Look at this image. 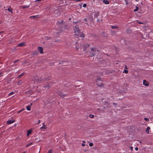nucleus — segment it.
Wrapping results in <instances>:
<instances>
[{
    "label": "nucleus",
    "mask_w": 153,
    "mask_h": 153,
    "mask_svg": "<svg viewBox=\"0 0 153 153\" xmlns=\"http://www.w3.org/2000/svg\"><path fill=\"white\" fill-rule=\"evenodd\" d=\"M74 33H76V36H74V37L76 40H78L79 37H84V34L80 32L78 25H76L74 27Z\"/></svg>",
    "instance_id": "f257e3e1"
},
{
    "label": "nucleus",
    "mask_w": 153,
    "mask_h": 153,
    "mask_svg": "<svg viewBox=\"0 0 153 153\" xmlns=\"http://www.w3.org/2000/svg\"><path fill=\"white\" fill-rule=\"evenodd\" d=\"M33 79L34 83H40L42 82H45L47 80L45 78L43 79L41 77H39L37 76L33 77Z\"/></svg>",
    "instance_id": "f03ea898"
},
{
    "label": "nucleus",
    "mask_w": 153,
    "mask_h": 153,
    "mask_svg": "<svg viewBox=\"0 0 153 153\" xmlns=\"http://www.w3.org/2000/svg\"><path fill=\"white\" fill-rule=\"evenodd\" d=\"M89 47V45L87 44L83 47V49L84 51H88Z\"/></svg>",
    "instance_id": "7ed1b4c3"
},
{
    "label": "nucleus",
    "mask_w": 153,
    "mask_h": 153,
    "mask_svg": "<svg viewBox=\"0 0 153 153\" xmlns=\"http://www.w3.org/2000/svg\"><path fill=\"white\" fill-rule=\"evenodd\" d=\"M59 96L62 98H64L65 97L68 96V94H64L63 93L62 91H60L59 93Z\"/></svg>",
    "instance_id": "20e7f679"
},
{
    "label": "nucleus",
    "mask_w": 153,
    "mask_h": 153,
    "mask_svg": "<svg viewBox=\"0 0 153 153\" xmlns=\"http://www.w3.org/2000/svg\"><path fill=\"white\" fill-rule=\"evenodd\" d=\"M76 51H78L80 47L81 46V44H80L78 42H76Z\"/></svg>",
    "instance_id": "39448f33"
},
{
    "label": "nucleus",
    "mask_w": 153,
    "mask_h": 153,
    "mask_svg": "<svg viewBox=\"0 0 153 153\" xmlns=\"http://www.w3.org/2000/svg\"><path fill=\"white\" fill-rule=\"evenodd\" d=\"M38 51L39 52L41 53H43V48H42L41 47H38Z\"/></svg>",
    "instance_id": "423d86ee"
},
{
    "label": "nucleus",
    "mask_w": 153,
    "mask_h": 153,
    "mask_svg": "<svg viewBox=\"0 0 153 153\" xmlns=\"http://www.w3.org/2000/svg\"><path fill=\"white\" fill-rule=\"evenodd\" d=\"M13 9L11 8L10 6H9L8 7L7 9H5V10H7L10 12L11 13H13V12L12 11Z\"/></svg>",
    "instance_id": "0eeeda50"
},
{
    "label": "nucleus",
    "mask_w": 153,
    "mask_h": 153,
    "mask_svg": "<svg viewBox=\"0 0 153 153\" xmlns=\"http://www.w3.org/2000/svg\"><path fill=\"white\" fill-rule=\"evenodd\" d=\"M63 20H61V21H58L57 22V25H58L60 26L63 25Z\"/></svg>",
    "instance_id": "6e6552de"
},
{
    "label": "nucleus",
    "mask_w": 153,
    "mask_h": 153,
    "mask_svg": "<svg viewBox=\"0 0 153 153\" xmlns=\"http://www.w3.org/2000/svg\"><path fill=\"white\" fill-rule=\"evenodd\" d=\"M143 84L146 86H149V83H147V81L145 80H144L143 81Z\"/></svg>",
    "instance_id": "1a4fd4ad"
},
{
    "label": "nucleus",
    "mask_w": 153,
    "mask_h": 153,
    "mask_svg": "<svg viewBox=\"0 0 153 153\" xmlns=\"http://www.w3.org/2000/svg\"><path fill=\"white\" fill-rule=\"evenodd\" d=\"M14 120H8L7 122V123L8 125L11 124L13 123L14 122Z\"/></svg>",
    "instance_id": "9d476101"
},
{
    "label": "nucleus",
    "mask_w": 153,
    "mask_h": 153,
    "mask_svg": "<svg viewBox=\"0 0 153 153\" xmlns=\"http://www.w3.org/2000/svg\"><path fill=\"white\" fill-rule=\"evenodd\" d=\"M25 45V44L24 42H22L21 43H19L18 45V46H24Z\"/></svg>",
    "instance_id": "9b49d317"
},
{
    "label": "nucleus",
    "mask_w": 153,
    "mask_h": 153,
    "mask_svg": "<svg viewBox=\"0 0 153 153\" xmlns=\"http://www.w3.org/2000/svg\"><path fill=\"white\" fill-rule=\"evenodd\" d=\"M51 7V6L49 4H48L45 5V9H48Z\"/></svg>",
    "instance_id": "f8f14e48"
},
{
    "label": "nucleus",
    "mask_w": 153,
    "mask_h": 153,
    "mask_svg": "<svg viewBox=\"0 0 153 153\" xmlns=\"http://www.w3.org/2000/svg\"><path fill=\"white\" fill-rule=\"evenodd\" d=\"M100 12H97L94 15V17L95 18H97L98 16L99 15Z\"/></svg>",
    "instance_id": "ddd939ff"
},
{
    "label": "nucleus",
    "mask_w": 153,
    "mask_h": 153,
    "mask_svg": "<svg viewBox=\"0 0 153 153\" xmlns=\"http://www.w3.org/2000/svg\"><path fill=\"white\" fill-rule=\"evenodd\" d=\"M30 18H32L33 19H36L39 18V16L38 15H36V16H31L30 17Z\"/></svg>",
    "instance_id": "4468645a"
},
{
    "label": "nucleus",
    "mask_w": 153,
    "mask_h": 153,
    "mask_svg": "<svg viewBox=\"0 0 153 153\" xmlns=\"http://www.w3.org/2000/svg\"><path fill=\"white\" fill-rule=\"evenodd\" d=\"M150 129V128L149 127H148L146 129V132L148 134L149 133V130Z\"/></svg>",
    "instance_id": "2eb2a0df"
},
{
    "label": "nucleus",
    "mask_w": 153,
    "mask_h": 153,
    "mask_svg": "<svg viewBox=\"0 0 153 153\" xmlns=\"http://www.w3.org/2000/svg\"><path fill=\"white\" fill-rule=\"evenodd\" d=\"M32 132V131L31 129H30L28 131L27 133V136H28L29 134H30Z\"/></svg>",
    "instance_id": "dca6fc26"
},
{
    "label": "nucleus",
    "mask_w": 153,
    "mask_h": 153,
    "mask_svg": "<svg viewBox=\"0 0 153 153\" xmlns=\"http://www.w3.org/2000/svg\"><path fill=\"white\" fill-rule=\"evenodd\" d=\"M91 51H92L93 52H95L97 51H99L97 50L95 48H91Z\"/></svg>",
    "instance_id": "f3484780"
},
{
    "label": "nucleus",
    "mask_w": 153,
    "mask_h": 153,
    "mask_svg": "<svg viewBox=\"0 0 153 153\" xmlns=\"http://www.w3.org/2000/svg\"><path fill=\"white\" fill-rule=\"evenodd\" d=\"M43 126L41 128H44V129H46L47 128V126L44 125V123H43Z\"/></svg>",
    "instance_id": "a211bd4d"
},
{
    "label": "nucleus",
    "mask_w": 153,
    "mask_h": 153,
    "mask_svg": "<svg viewBox=\"0 0 153 153\" xmlns=\"http://www.w3.org/2000/svg\"><path fill=\"white\" fill-rule=\"evenodd\" d=\"M38 52L36 51H34L33 52V55H37L38 54Z\"/></svg>",
    "instance_id": "6ab92c4d"
},
{
    "label": "nucleus",
    "mask_w": 153,
    "mask_h": 153,
    "mask_svg": "<svg viewBox=\"0 0 153 153\" xmlns=\"http://www.w3.org/2000/svg\"><path fill=\"white\" fill-rule=\"evenodd\" d=\"M66 62H65L64 61H61V62H60L59 63V64H63V65H66V64H65V63Z\"/></svg>",
    "instance_id": "aec40b11"
},
{
    "label": "nucleus",
    "mask_w": 153,
    "mask_h": 153,
    "mask_svg": "<svg viewBox=\"0 0 153 153\" xmlns=\"http://www.w3.org/2000/svg\"><path fill=\"white\" fill-rule=\"evenodd\" d=\"M103 2L105 3V4H108L109 3V1L106 0H103Z\"/></svg>",
    "instance_id": "412c9836"
},
{
    "label": "nucleus",
    "mask_w": 153,
    "mask_h": 153,
    "mask_svg": "<svg viewBox=\"0 0 153 153\" xmlns=\"http://www.w3.org/2000/svg\"><path fill=\"white\" fill-rule=\"evenodd\" d=\"M29 7V5H25L23 6L22 7L23 9H25L28 8Z\"/></svg>",
    "instance_id": "4be33fe9"
},
{
    "label": "nucleus",
    "mask_w": 153,
    "mask_h": 153,
    "mask_svg": "<svg viewBox=\"0 0 153 153\" xmlns=\"http://www.w3.org/2000/svg\"><path fill=\"white\" fill-rule=\"evenodd\" d=\"M111 28L112 29H118V27L116 26H111Z\"/></svg>",
    "instance_id": "5701e85b"
},
{
    "label": "nucleus",
    "mask_w": 153,
    "mask_h": 153,
    "mask_svg": "<svg viewBox=\"0 0 153 153\" xmlns=\"http://www.w3.org/2000/svg\"><path fill=\"white\" fill-rule=\"evenodd\" d=\"M27 109L28 111H30L31 110L30 105H28L27 107Z\"/></svg>",
    "instance_id": "b1692460"
},
{
    "label": "nucleus",
    "mask_w": 153,
    "mask_h": 153,
    "mask_svg": "<svg viewBox=\"0 0 153 153\" xmlns=\"http://www.w3.org/2000/svg\"><path fill=\"white\" fill-rule=\"evenodd\" d=\"M15 93L13 92V91H12L10 93H9V94H8V96H10L11 95H13V94H14Z\"/></svg>",
    "instance_id": "393cba45"
},
{
    "label": "nucleus",
    "mask_w": 153,
    "mask_h": 153,
    "mask_svg": "<svg viewBox=\"0 0 153 153\" xmlns=\"http://www.w3.org/2000/svg\"><path fill=\"white\" fill-rule=\"evenodd\" d=\"M101 78L99 76H97L96 79V81L97 80H99L101 81Z\"/></svg>",
    "instance_id": "a878e982"
},
{
    "label": "nucleus",
    "mask_w": 153,
    "mask_h": 153,
    "mask_svg": "<svg viewBox=\"0 0 153 153\" xmlns=\"http://www.w3.org/2000/svg\"><path fill=\"white\" fill-rule=\"evenodd\" d=\"M32 144H33V143L32 142H31L29 144H27L26 145V146L27 147L29 146L30 145H32Z\"/></svg>",
    "instance_id": "bb28decb"
},
{
    "label": "nucleus",
    "mask_w": 153,
    "mask_h": 153,
    "mask_svg": "<svg viewBox=\"0 0 153 153\" xmlns=\"http://www.w3.org/2000/svg\"><path fill=\"white\" fill-rule=\"evenodd\" d=\"M22 83V80H20L18 82L17 84L18 85H20Z\"/></svg>",
    "instance_id": "cd10ccee"
},
{
    "label": "nucleus",
    "mask_w": 153,
    "mask_h": 153,
    "mask_svg": "<svg viewBox=\"0 0 153 153\" xmlns=\"http://www.w3.org/2000/svg\"><path fill=\"white\" fill-rule=\"evenodd\" d=\"M131 30L130 29H127L126 30V32L127 33H131Z\"/></svg>",
    "instance_id": "c85d7f7f"
},
{
    "label": "nucleus",
    "mask_w": 153,
    "mask_h": 153,
    "mask_svg": "<svg viewBox=\"0 0 153 153\" xmlns=\"http://www.w3.org/2000/svg\"><path fill=\"white\" fill-rule=\"evenodd\" d=\"M97 85L100 87H103L104 86L103 84L102 83H101V84L100 85H99V84H97Z\"/></svg>",
    "instance_id": "c756f323"
},
{
    "label": "nucleus",
    "mask_w": 153,
    "mask_h": 153,
    "mask_svg": "<svg viewBox=\"0 0 153 153\" xmlns=\"http://www.w3.org/2000/svg\"><path fill=\"white\" fill-rule=\"evenodd\" d=\"M89 117L91 118H93L94 117V116L93 115V114H90L89 115Z\"/></svg>",
    "instance_id": "7c9ffc66"
},
{
    "label": "nucleus",
    "mask_w": 153,
    "mask_h": 153,
    "mask_svg": "<svg viewBox=\"0 0 153 153\" xmlns=\"http://www.w3.org/2000/svg\"><path fill=\"white\" fill-rule=\"evenodd\" d=\"M24 73H23L21 74V75H19V76H18V78H20L22 76L24 75Z\"/></svg>",
    "instance_id": "2f4dec72"
},
{
    "label": "nucleus",
    "mask_w": 153,
    "mask_h": 153,
    "mask_svg": "<svg viewBox=\"0 0 153 153\" xmlns=\"http://www.w3.org/2000/svg\"><path fill=\"white\" fill-rule=\"evenodd\" d=\"M138 9H139L138 7H136V8L134 9V11L136 12V11H137L138 10Z\"/></svg>",
    "instance_id": "473e14b6"
},
{
    "label": "nucleus",
    "mask_w": 153,
    "mask_h": 153,
    "mask_svg": "<svg viewBox=\"0 0 153 153\" xmlns=\"http://www.w3.org/2000/svg\"><path fill=\"white\" fill-rule=\"evenodd\" d=\"M44 87L45 88H47V89H48L50 88V87L49 85H45L44 86Z\"/></svg>",
    "instance_id": "72a5a7b5"
},
{
    "label": "nucleus",
    "mask_w": 153,
    "mask_h": 153,
    "mask_svg": "<svg viewBox=\"0 0 153 153\" xmlns=\"http://www.w3.org/2000/svg\"><path fill=\"white\" fill-rule=\"evenodd\" d=\"M144 120L145 121H146L147 122H148L149 121V119L148 118H144Z\"/></svg>",
    "instance_id": "f704fd0d"
},
{
    "label": "nucleus",
    "mask_w": 153,
    "mask_h": 153,
    "mask_svg": "<svg viewBox=\"0 0 153 153\" xmlns=\"http://www.w3.org/2000/svg\"><path fill=\"white\" fill-rule=\"evenodd\" d=\"M97 21L100 23H101L102 22V20L101 19L100 20H99V19H97Z\"/></svg>",
    "instance_id": "c9c22d12"
},
{
    "label": "nucleus",
    "mask_w": 153,
    "mask_h": 153,
    "mask_svg": "<svg viewBox=\"0 0 153 153\" xmlns=\"http://www.w3.org/2000/svg\"><path fill=\"white\" fill-rule=\"evenodd\" d=\"M89 53H90L89 54V56H91V57L93 56H92V53H91V52H89Z\"/></svg>",
    "instance_id": "e433bc0d"
},
{
    "label": "nucleus",
    "mask_w": 153,
    "mask_h": 153,
    "mask_svg": "<svg viewBox=\"0 0 153 153\" xmlns=\"http://www.w3.org/2000/svg\"><path fill=\"white\" fill-rule=\"evenodd\" d=\"M124 72L126 74H127L128 72V71L126 70H124Z\"/></svg>",
    "instance_id": "4c0bfd02"
},
{
    "label": "nucleus",
    "mask_w": 153,
    "mask_h": 153,
    "mask_svg": "<svg viewBox=\"0 0 153 153\" xmlns=\"http://www.w3.org/2000/svg\"><path fill=\"white\" fill-rule=\"evenodd\" d=\"M93 143H91L89 144V145L90 146H93Z\"/></svg>",
    "instance_id": "58836bf2"
},
{
    "label": "nucleus",
    "mask_w": 153,
    "mask_h": 153,
    "mask_svg": "<svg viewBox=\"0 0 153 153\" xmlns=\"http://www.w3.org/2000/svg\"><path fill=\"white\" fill-rule=\"evenodd\" d=\"M92 53V56H94L95 55V52H93Z\"/></svg>",
    "instance_id": "ea45409f"
},
{
    "label": "nucleus",
    "mask_w": 153,
    "mask_h": 153,
    "mask_svg": "<svg viewBox=\"0 0 153 153\" xmlns=\"http://www.w3.org/2000/svg\"><path fill=\"white\" fill-rule=\"evenodd\" d=\"M87 5L85 4H83V7H86Z\"/></svg>",
    "instance_id": "a19ab883"
},
{
    "label": "nucleus",
    "mask_w": 153,
    "mask_h": 153,
    "mask_svg": "<svg viewBox=\"0 0 153 153\" xmlns=\"http://www.w3.org/2000/svg\"><path fill=\"white\" fill-rule=\"evenodd\" d=\"M138 22V23L140 24H143V22Z\"/></svg>",
    "instance_id": "79ce46f5"
},
{
    "label": "nucleus",
    "mask_w": 153,
    "mask_h": 153,
    "mask_svg": "<svg viewBox=\"0 0 153 153\" xmlns=\"http://www.w3.org/2000/svg\"><path fill=\"white\" fill-rule=\"evenodd\" d=\"M47 153H52V151L50 150Z\"/></svg>",
    "instance_id": "37998d69"
},
{
    "label": "nucleus",
    "mask_w": 153,
    "mask_h": 153,
    "mask_svg": "<svg viewBox=\"0 0 153 153\" xmlns=\"http://www.w3.org/2000/svg\"><path fill=\"white\" fill-rule=\"evenodd\" d=\"M2 74L3 73L2 72H0V77L2 76Z\"/></svg>",
    "instance_id": "c03bdc74"
},
{
    "label": "nucleus",
    "mask_w": 153,
    "mask_h": 153,
    "mask_svg": "<svg viewBox=\"0 0 153 153\" xmlns=\"http://www.w3.org/2000/svg\"><path fill=\"white\" fill-rule=\"evenodd\" d=\"M40 120H39L38 121V122L37 124H39V123H40Z\"/></svg>",
    "instance_id": "a18cd8bd"
},
{
    "label": "nucleus",
    "mask_w": 153,
    "mask_h": 153,
    "mask_svg": "<svg viewBox=\"0 0 153 153\" xmlns=\"http://www.w3.org/2000/svg\"><path fill=\"white\" fill-rule=\"evenodd\" d=\"M82 146H85V144L83 143H82Z\"/></svg>",
    "instance_id": "49530a36"
},
{
    "label": "nucleus",
    "mask_w": 153,
    "mask_h": 153,
    "mask_svg": "<svg viewBox=\"0 0 153 153\" xmlns=\"http://www.w3.org/2000/svg\"><path fill=\"white\" fill-rule=\"evenodd\" d=\"M19 61V60H16L14 62H13V63H15L16 62H17L18 61Z\"/></svg>",
    "instance_id": "de8ad7c7"
},
{
    "label": "nucleus",
    "mask_w": 153,
    "mask_h": 153,
    "mask_svg": "<svg viewBox=\"0 0 153 153\" xmlns=\"http://www.w3.org/2000/svg\"><path fill=\"white\" fill-rule=\"evenodd\" d=\"M138 149L137 147H136L135 148V150H136V151H137Z\"/></svg>",
    "instance_id": "09e8293b"
},
{
    "label": "nucleus",
    "mask_w": 153,
    "mask_h": 153,
    "mask_svg": "<svg viewBox=\"0 0 153 153\" xmlns=\"http://www.w3.org/2000/svg\"><path fill=\"white\" fill-rule=\"evenodd\" d=\"M23 109H22V110H20V111H19L18 112V113H20L22 111H23Z\"/></svg>",
    "instance_id": "8fccbe9b"
},
{
    "label": "nucleus",
    "mask_w": 153,
    "mask_h": 153,
    "mask_svg": "<svg viewBox=\"0 0 153 153\" xmlns=\"http://www.w3.org/2000/svg\"><path fill=\"white\" fill-rule=\"evenodd\" d=\"M130 149L132 150L133 149V147L132 146H131L130 147Z\"/></svg>",
    "instance_id": "3c124183"
},
{
    "label": "nucleus",
    "mask_w": 153,
    "mask_h": 153,
    "mask_svg": "<svg viewBox=\"0 0 153 153\" xmlns=\"http://www.w3.org/2000/svg\"><path fill=\"white\" fill-rule=\"evenodd\" d=\"M84 21H85V22H87V19H86V18H85L84 19Z\"/></svg>",
    "instance_id": "603ef678"
},
{
    "label": "nucleus",
    "mask_w": 153,
    "mask_h": 153,
    "mask_svg": "<svg viewBox=\"0 0 153 153\" xmlns=\"http://www.w3.org/2000/svg\"><path fill=\"white\" fill-rule=\"evenodd\" d=\"M4 32V31H1V32H0V34L1 33H3V32Z\"/></svg>",
    "instance_id": "864d4df0"
},
{
    "label": "nucleus",
    "mask_w": 153,
    "mask_h": 153,
    "mask_svg": "<svg viewBox=\"0 0 153 153\" xmlns=\"http://www.w3.org/2000/svg\"><path fill=\"white\" fill-rule=\"evenodd\" d=\"M113 104L114 105H117L116 103H114V102L113 103Z\"/></svg>",
    "instance_id": "5fc2aeb1"
},
{
    "label": "nucleus",
    "mask_w": 153,
    "mask_h": 153,
    "mask_svg": "<svg viewBox=\"0 0 153 153\" xmlns=\"http://www.w3.org/2000/svg\"><path fill=\"white\" fill-rule=\"evenodd\" d=\"M102 35L104 36H105V34L104 33H102Z\"/></svg>",
    "instance_id": "6e6d98bb"
},
{
    "label": "nucleus",
    "mask_w": 153,
    "mask_h": 153,
    "mask_svg": "<svg viewBox=\"0 0 153 153\" xmlns=\"http://www.w3.org/2000/svg\"><path fill=\"white\" fill-rule=\"evenodd\" d=\"M32 103H31L30 104V106H31L32 105Z\"/></svg>",
    "instance_id": "4d7b16f0"
},
{
    "label": "nucleus",
    "mask_w": 153,
    "mask_h": 153,
    "mask_svg": "<svg viewBox=\"0 0 153 153\" xmlns=\"http://www.w3.org/2000/svg\"><path fill=\"white\" fill-rule=\"evenodd\" d=\"M2 23V22L1 21H0V24H1Z\"/></svg>",
    "instance_id": "13d9d810"
},
{
    "label": "nucleus",
    "mask_w": 153,
    "mask_h": 153,
    "mask_svg": "<svg viewBox=\"0 0 153 153\" xmlns=\"http://www.w3.org/2000/svg\"><path fill=\"white\" fill-rule=\"evenodd\" d=\"M47 39H50V37H49V38H48Z\"/></svg>",
    "instance_id": "bf43d9fd"
},
{
    "label": "nucleus",
    "mask_w": 153,
    "mask_h": 153,
    "mask_svg": "<svg viewBox=\"0 0 153 153\" xmlns=\"http://www.w3.org/2000/svg\"><path fill=\"white\" fill-rule=\"evenodd\" d=\"M82 7V5H81L80 6V8H81Z\"/></svg>",
    "instance_id": "052dcab7"
},
{
    "label": "nucleus",
    "mask_w": 153,
    "mask_h": 153,
    "mask_svg": "<svg viewBox=\"0 0 153 153\" xmlns=\"http://www.w3.org/2000/svg\"><path fill=\"white\" fill-rule=\"evenodd\" d=\"M5 132V131H3L2 132V134L3 132Z\"/></svg>",
    "instance_id": "680f3d73"
},
{
    "label": "nucleus",
    "mask_w": 153,
    "mask_h": 153,
    "mask_svg": "<svg viewBox=\"0 0 153 153\" xmlns=\"http://www.w3.org/2000/svg\"><path fill=\"white\" fill-rule=\"evenodd\" d=\"M142 37L143 39H144V38L143 37V36H142Z\"/></svg>",
    "instance_id": "e2e57ef3"
},
{
    "label": "nucleus",
    "mask_w": 153,
    "mask_h": 153,
    "mask_svg": "<svg viewBox=\"0 0 153 153\" xmlns=\"http://www.w3.org/2000/svg\"><path fill=\"white\" fill-rule=\"evenodd\" d=\"M62 31V30H60V32H61Z\"/></svg>",
    "instance_id": "0e129e2a"
},
{
    "label": "nucleus",
    "mask_w": 153,
    "mask_h": 153,
    "mask_svg": "<svg viewBox=\"0 0 153 153\" xmlns=\"http://www.w3.org/2000/svg\"><path fill=\"white\" fill-rule=\"evenodd\" d=\"M75 87H77V86L76 85V86H75Z\"/></svg>",
    "instance_id": "69168bd1"
},
{
    "label": "nucleus",
    "mask_w": 153,
    "mask_h": 153,
    "mask_svg": "<svg viewBox=\"0 0 153 153\" xmlns=\"http://www.w3.org/2000/svg\"><path fill=\"white\" fill-rule=\"evenodd\" d=\"M136 1H138L137 0H136Z\"/></svg>",
    "instance_id": "338daca9"
},
{
    "label": "nucleus",
    "mask_w": 153,
    "mask_h": 153,
    "mask_svg": "<svg viewBox=\"0 0 153 153\" xmlns=\"http://www.w3.org/2000/svg\"><path fill=\"white\" fill-rule=\"evenodd\" d=\"M125 153V152H124V153Z\"/></svg>",
    "instance_id": "774afa93"
}]
</instances>
